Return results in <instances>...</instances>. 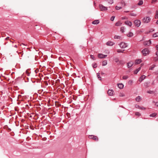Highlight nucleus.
I'll return each mask as SVG.
<instances>
[{
  "label": "nucleus",
  "mask_w": 158,
  "mask_h": 158,
  "mask_svg": "<svg viewBox=\"0 0 158 158\" xmlns=\"http://www.w3.org/2000/svg\"><path fill=\"white\" fill-rule=\"evenodd\" d=\"M150 20L151 19L149 17L146 16L143 18L142 21L144 23H148L150 21Z\"/></svg>",
  "instance_id": "obj_1"
},
{
  "label": "nucleus",
  "mask_w": 158,
  "mask_h": 158,
  "mask_svg": "<svg viewBox=\"0 0 158 158\" xmlns=\"http://www.w3.org/2000/svg\"><path fill=\"white\" fill-rule=\"evenodd\" d=\"M88 138L90 139H93L95 141H98V139L97 136L93 135H89Z\"/></svg>",
  "instance_id": "obj_2"
},
{
  "label": "nucleus",
  "mask_w": 158,
  "mask_h": 158,
  "mask_svg": "<svg viewBox=\"0 0 158 158\" xmlns=\"http://www.w3.org/2000/svg\"><path fill=\"white\" fill-rule=\"evenodd\" d=\"M142 52L144 56H145L149 54V51L147 48H145L142 51Z\"/></svg>",
  "instance_id": "obj_3"
},
{
  "label": "nucleus",
  "mask_w": 158,
  "mask_h": 158,
  "mask_svg": "<svg viewBox=\"0 0 158 158\" xmlns=\"http://www.w3.org/2000/svg\"><path fill=\"white\" fill-rule=\"evenodd\" d=\"M134 23L135 26L138 27L140 26L141 24V22L140 20H136L134 21Z\"/></svg>",
  "instance_id": "obj_4"
},
{
  "label": "nucleus",
  "mask_w": 158,
  "mask_h": 158,
  "mask_svg": "<svg viewBox=\"0 0 158 158\" xmlns=\"http://www.w3.org/2000/svg\"><path fill=\"white\" fill-rule=\"evenodd\" d=\"M99 8L101 11H105L107 10V8L106 7L103 6L102 4L99 5Z\"/></svg>",
  "instance_id": "obj_5"
},
{
  "label": "nucleus",
  "mask_w": 158,
  "mask_h": 158,
  "mask_svg": "<svg viewBox=\"0 0 158 158\" xmlns=\"http://www.w3.org/2000/svg\"><path fill=\"white\" fill-rule=\"evenodd\" d=\"M119 45L120 47L122 48H125L127 46V44L123 42H121L119 44Z\"/></svg>",
  "instance_id": "obj_6"
},
{
  "label": "nucleus",
  "mask_w": 158,
  "mask_h": 158,
  "mask_svg": "<svg viewBox=\"0 0 158 158\" xmlns=\"http://www.w3.org/2000/svg\"><path fill=\"white\" fill-rule=\"evenodd\" d=\"M98 56L99 58L102 59L106 57L107 56V55H103L101 53H99L98 55Z\"/></svg>",
  "instance_id": "obj_7"
},
{
  "label": "nucleus",
  "mask_w": 158,
  "mask_h": 158,
  "mask_svg": "<svg viewBox=\"0 0 158 158\" xmlns=\"http://www.w3.org/2000/svg\"><path fill=\"white\" fill-rule=\"evenodd\" d=\"M124 23L126 25H127L130 27H131L132 25V23L131 21L128 20L125 21Z\"/></svg>",
  "instance_id": "obj_8"
},
{
  "label": "nucleus",
  "mask_w": 158,
  "mask_h": 158,
  "mask_svg": "<svg viewBox=\"0 0 158 158\" xmlns=\"http://www.w3.org/2000/svg\"><path fill=\"white\" fill-rule=\"evenodd\" d=\"M134 63L132 61H130L129 62L127 63V67L128 68L131 67L133 65Z\"/></svg>",
  "instance_id": "obj_9"
},
{
  "label": "nucleus",
  "mask_w": 158,
  "mask_h": 158,
  "mask_svg": "<svg viewBox=\"0 0 158 158\" xmlns=\"http://www.w3.org/2000/svg\"><path fill=\"white\" fill-rule=\"evenodd\" d=\"M151 41L150 40H149L148 41H145L144 42V44L146 46H148L149 45L151 44Z\"/></svg>",
  "instance_id": "obj_10"
},
{
  "label": "nucleus",
  "mask_w": 158,
  "mask_h": 158,
  "mask_svg": "<svg viewBox=\"0 0 158 158\" xmlns=\"http://www.w3.org/2000/svg\"><path fill=\"white\" fill-rule=\"evenodd\" d=\"M114 44V43L112 42L109 41L106 43V44L108 46H112Z\"/></svg>",
  "instance_id": "obj_11"
},
{
  "label": "nucleus",
  "mask_w": 158,
  "mask_h": 158,
  "mask_svg": "<svg viewBox=\"0 0 158 158\" xmlns=\"http://www.w3.org/2000/svg\"><path fill=\"white\" fill-rule=\"evenodd\" d=\"M135 107L142 110H145L146 108L143 106H140L138 105H135Z\"/></svg>",
  "instance_id": "obj_12"
},
{
  "label": "nucleus",
  "mask_w": 158,
  "mask_h": 158,
  "mask_svg": "<svg viewBox=\"0 0 158 158\" xmlns=\"http://www.w3.org/2000/svg\"><path fill=\"white\" fill-rule=\"evenodd\" d=\"M113 91L112 90H108V94L110 96H112L113 95Z\"/></svg>",
  "instance_id": "obj_13"
},
{
  "label": "nucleus",
  "mask_w": 158,
  "mask_h": 158,
  "mask_svg": "<svg viewBox=\"0 0 158 158\" xmlns=\"http://www.w3.org/2000/svg\"><path fill=\"white\" fill-rule=\"evenodd\" d=\"M145 77V76L143 75L139 79V81L140 82H141L143 80Z\"/></svg>",
  "instance_id": "obj_14"
},
{
  "label": "nucleus",
  "mask_w": 158,
  "mask_h": 158,
  "mask_svg": "<svg viewBox=\"0 0 158 158\" xmlns=\"http://www.w3.org/2000/svg\"><path fill=\"white\" fill-rule=\"evenodd\" d=\"M31 56L29 54H27L26 55V57H25V58L26 60H29L31 58Z\"/></svg>",
  "instance_id": "obj_15"
},
{
  "label": "nucleus",
  "mask_w": 158,
  "mask_h": 158,
  "mask_svg": "<svg viewBox=\"0 0 158 158\" xmlns=\"http://www.w3.org/2000/svg\"><path fill=\"white\" fill-rule=\"evenodd\" d=\"M99 23V21L98 20H95L92 22V23L94 24H98Z\"/></svg>",
  "instance_id": "obj_16"
},
{
  "label": "nucleus",
  "mask_w": 158,
  "mask_h": 158,
  "mask_svg": "<svg viewBox=\"0 0 158 158\" xmlns=\"http://www.w3.org/2000/svg\"><path fill=\"white\" fill-rule=\"evenodd\" d=\"M118 86L119 88L122 89L123 88L124 85L122 83L119 84L118 85Z\"/></svg>",
  "instance_id": "obj_17"
},
{
  "label": "nucleus",
  "mask_w": 158,
  "mask_h": 158,
  "mask_svg": "<svg viewBox=\"0 0 158 158\" xmlns=\"http://www.w3.org/2000/svg\"><path fill=\"white\" fill-rule=\"evenodd\" d=\"M141 62V59H138L135 60V64H138Z\"/></svg>",
  "instance_id": "obj_18"
},
{
  "label": "nucleus",
  "mask_w": 158,
  "mask_h": 158,
  "mask_svg": "<svg viewBox=\"0 0 158 158\" xmlns=\"http://www.w3.org/2000/svg\"><path fill=\"white\" fill-rule=\"evenodd\" d=\"M122 24V23L121 22V21H118L116 23H115V25L117 26H120Z\"/></svg>",
  "instance_id": "obj_19"
},
{
  "label": "nucleus",
  "mask_w": 158,
  "mask_h": 158,
  "mask_svg": "<svg viewBox=\"0 0 158 158\" xmlns=\"http://www.w3.org/2000/svg\"><path fill=\"white\" fill-rule=\"evenodd\" d=\"M141 99V98L139 96H138L135 98V100L138 102H140Z\"/></svg>",
  "instance_id": "obj_20"
},
{
  "label": "nucleus",
  "mask_w": 158,
  "mask_h": 158,
  "mask_svg": "<svg viewBox=\"0 0 158 158\" xmlns=\"http://www.w3.org/2000/svg\"><path fill=\"white\" fill-rule=\"evenodd\" d=\"M106 2L108 4H111L113 3V0H106Z\"/></svg>",
  "instance_id": "obj_21"
},
{
  "label": "nucleus",
  "mask_w": 158,
  "mask_h": 158,
  "mask_svg": "<svg viewBox=\"0 0 158 158\" xmlns=\"http://www.w3.org/2000/svg\"><path fill=\"white\" fill-rule=\"evenodd\" d=\"M141 69V67H139L138 69H137L136 70H135L134 72V73L135 74H136Z\"/></svg>",
  "instance_id": "obj_22"
},
{
  "label": "nucleus",
  "mask_w": 158,
  "mask_h": 158,
  "mask_svg": "<svg viewBox=\"0 0 158 158\" xmlns=\"http://www.w3.org/2000/svg\"><path fill=\"white\" fill-rule=\"evenodd\" d=\"M107 64V61L106 60H105L102 62V65L103 66H105Z\"/></svg>",
  "instance_id": "obj_23"
},
{
  "label": "nucleus",
  "mask_w": 158,
  "mask_h": 158,
  "mask_svg": "<svg viewBox=\"0 0 158 158\" xmlns=\"http://www.w3.org/2000/svg\"><path fill=\"white\" fill-rule=\"evenodd\" d=\"M133 35V34L131 32H129L127 35L128 37H132Z\"/></svg>",
  "instance_id": "obj_24"
},
{
  "label": "nucleus",
  "mask_w": 158,
  "mask_h": 158,
  "mask_svg": "<svg viewBox=\"0 0 158 158\" xmlns=\"http://www.w3.org/2000/svg\"><path fill=\"white\" fill-rule=\"evenodd\" d=\"M157 115V114L156 113H152L150 115V116L152 117H155Z\"/></svg>",
  "instance_id": "obj_25"
},
{
  "label": "nucleus",
  "mask_w": 158,
  "mask_h": 158,
  "mask_svg": "<svg viewBox=\"0 0 158 158\" xmlns=\"http://www.w3.org/2000/svg\"><path fill=\"white\" fill-rule=\"evenodd\" d=\"M158 36V32L154 34L153 35V37H156Z\"/></svg>",
  "instance_id": "obj_26"
},
{
  "label": "nucleus",
  "mask_w": 158,
  "mask_h": 158,
  "mask_svg": "<svg viewBox=\"0 0 158 158\" xmlns=\"http://www.w3.org/2000/svg\"><path fill=\"white\" fill-rule=\"evenodd\" d=\"M118 64H120L123 65L124 64V62L123 60H119Z\"/></svg>",
  "instance_id": "obj_27"
},
{
  "label": "nucleus",
  "mask_w": 158,
  "mask_h": 158,
  "mask_svg": "<svg viewBox=\"0 0 158 158\" xmlns=\"http://www.w3.org/2000/svg\"><path fill=\"white\" fill-rule=\"evenodd\" d=\"M155 18L156 19H158V10L156 11Z\"/></svg>",
  "instance_id": "obj_28"
},
{
  "label": "nucleus",
  "mask_w": 158,
  "mask_h": 158,
  "mask_svg": "<svg viewBox=\"0 0 158 158\" xmlns=\"http://www.w3.org/2000/svg\"><path fill=\"white\" fill-rule=\"evenodd\" d=\"M124 29H125V27H122L120 28V31L122 32L123 33L124 31Z\"/></svg>",
  "instance_id": "obj_29"
},
{
  "label": "nucleus",
  "mask_w": 158,
  "mask_h": 158,
  "mask_svg": "<svg viewBox=\"0 0 158 158\" xmlns=\"http://www.w3.org/2000/svg\"><path fill=\"white\" fill-rule=\"evenodd\" d=\"M97 76L98 77V78L100 80H101V77H100V74L99 73H97Z\"/></svg>",
  "instance_id": "obj_30"
},
{
  "label": "nucleus",
  "mask_w": 158,
  "mask_h": 158,
  "mask_svg": "<svg viewBox=\"0 0 158 158\" xmlns=\"http://www.w3.org/2000/svg\"><path fill=\"white\" fill-rule=\"evenodd\" d=\"M121 37L120 36L115 35L114 36V38L115 39H120Z\"/></svg>",
  "instance_id": "obj_31"
},
{
  "label": "nucleus",
  "mask_w": 158,
  "mask_h": 158,
  "mask_svg": "<svg viewBox=\"0 0 158 158\" xmlns=\"http://www.w3.org/2000/svg\"><path fill=\"white\" fill-rule=\"evenodd\" d=\"M143 4V1L141 0L138 3V4L139 5H141Z\"/></svg>",
  "instance_id": "obj_32"
},
{
  "label": "nucleus",
  "mask_w": 158,
  "mask_h": 158,
  "mask_svg": "<svg viewBox=\"0 0 158 158\" xmlns=\"http://www.w3.org/2000/svg\"><path fill=\"white\" fill-rule=\"evenodd\" d=\"M123 51H124V50H122L120 49H118L117 50V52L118 53H120V52H123Z\"/></svg>",
  "instance_id": "obj_33"
},
{
  "label": "nucleus",
  "mask_w": 158,
  "mask_h": 158,
  "mask_svg": "<svg viewBox=\"0 0 158 158\" xmlns=\"http://www.w3.org/2000/svg\"><path fill=\"white\" fill-rule=\"evenodd\" d=\"M114 60L115 62H116V63L119 62V59L118 58H115L114 59Z\"/></svg>",
  "instance_id": "obj_34"
},
{
  "label": "nucleus",
  "mask_w": 158,
  "mask_h": 158,
  "mask_svg": "<svg viewBox=\"0 0 158 158\" xmlns=\"http://www.w3.org/2000/svg\"><path fill=\"white\" fill-rule=\"evenodd\" d=\"M135 114L136 115L139 116L141 115V114L139 112H136L135 113Z\"/></svg>",
  "instance_id": "obj_35"
},
{
  "label": "nucleus",
  "mask_w": 158,
  "mask_h": 158,
  "mask_svg": "<svg viewBox=\"0 0 158 158\" xmlns=\"http://www.w3.org/2000/svg\"><path fill=\"white\" fill-rule=\"evenodd\" d=\"M128 78V77L126 76H123V80H126Z\"/></svg>",
  "instance_id": "obj_36"
},
{
  "label": "nucleus",
  "mask_w": 158,
  "mask_h": 158,
  "mask_svg": "<svg viewBox=\"0 0 158 158\" xmlns=\"http://www.w3.org/2000/svg\"><path fill=\"white\" fill-rule=\"evenodd\" d=\"M122 8V7L121 6H116L115 7V9L116 10H119Z\"/></svg>",
  "instance_id": "obj_37"
},
{
  "label": "nucleus",
  "mask_w": 158,
  "mask_h": 158,
  "mask_svg": "<svg viewBox=\"0 0 158 158\" xmlns=\"http://www.w3.org/2000/svg\"><path fill=\"white\" fill-rule=\"evenodd\" d=\"M93 67L94 68H96L97 67V64L96 63H94L93 64Z\"/></svg>",
  "instance_id": "obj_38"
},
{
  "label": "nucleus",
  "mask_w": 158,
  "mask_h": 158,
  "mask_svg": "<svg viewBox=\"0 0 158 158\" xmlns=\"http://www.w3.org/2000/svg\"><path fill=\"white\" fill-rule=\"evenodd\" d=\"M122 4V6L123 7L124 6H125V3L124 1H122L121 2Z\"/></svg>",
  "instance_id": "obj_39"
},
{
  "label": "nucleus",
  "mask_w": 158,
  "mask_h": 158,
  "mask_svg": "<svg viewBox=\"0 0 158 158\" xmlns=\"http://www.w3.org/2000/svg\"><path fill=\"white\" fill-rule=\"evenodd\" d=\"M130 15L131 16H136V14L134 13H131L130 14Z\"/></svg>",
  "instance_id": "obj_40"
},
{
  "label": "nucleus",
  "mask_w": 158,
  "mask_h": 158,
  "mask_svg": "<svg viewBox=\"0 0 158 158\" xmlns=\"http://www.w3.org/2000/svg\"><path fill=\"white\" fill-rule=\"evenodd\" d=\"M119 96L120 97H124L125 96V94L123 93H120L119 94Z\"/></svg>",
  "instance_id": "obj_41"
},
{
  "label": "nucleus",
  "mask_w": 158,
  "mask_h": 158,
  "mask_svg": "<svg viewBox=\"0 0 158 158\" xmlns=\"http://www.w3.org/2000/svg\"><path fill=\"white\" fill-rule=\"evenodd\" d=\"M133 83V81L131 80H130L128 82V84L129 85H132Z\"/></svg>",
  "instance_id": "obj_42"
},
{
  "label": "nucleus",
  "mask_w": 158,
  "mask_h": 158,
  "mask_svg": "<svg viewBox=\"0 0 158 158\" xmlns=\"http://www.w3.org/2000/svg\"><path fill=\"white\" fill-rule=\"evenodd\" d=\"M155 67V65H152L149 68V69L150 70H153V69Z\"/></svg>",
  "instance_id": "obj_43"
},
{
  "label": "nucleus",
  "mask_w": 158,
  "mask_h": 158,
  "mask_svg": "<svg viewBox=\"0 0 158 158\" xmlns=\"http://www.w3.org/2000/svg\"><path fill=\"white\" fill-rule=\"evenodd\" d=\"M91 58L93 60H95L94 57L93 55H90V56Z\"/></svg>",
  "instance_id": "obj_44"
},
{
  "label": "nucleus",
  "mask_w": 158,
  "mask_h": 158,
  "mask_svg": "<svg viewBox=\"0 0 158 158\" xmlns=\"http://www.w3.org/2000/svg\"><path fill=\"white\" fill-rule=\"evenodd\" d=\"M114 18H115V17L114 16H112L110 18V20L112 21H113L114 20Z\"/></svg>",
  "instance_id": "obj_45"
},
{
  "label": "nucleus",
  "mask_w": 158,
  "mask_h": 158,
  "mask_svg": "<svg viewBox=\"0 0 158 158\" xmlns=\"http://www.w3.org/2000/svg\"><path fill=\"white\" fill-rule=\"evenodd\" d=\"M156 1V0H152V4L155 3Z\"/></svg>",
  "instance_id": "obj_46"
},
{
  "label": "nucleus",
  "mask_w": 158,
  "mask_h": 158,
  "mask_svg": "<svg viewBox=\"0 0 158 158\" xmlns=\"http://www.w3.org/2000/svg\"><path fill=\"white\" fill-rule=\"evenodd\" d=\"M153 91H148L147 92L150 94H152L153 93Z\"/></svg>",
  "instance_id": "obj_47"
},
{
  "label": "nucleus",
  "mask_w": 158,
  "mask_h": 158,
  "mask_svg": "<svg viewBox=\"0 0 158 158\" xmlns=\"http://www.w3.org/2000/svg\"><path fill=\"white\" fill-rule=\"evenodd\" d=\"M122 19H127V18L126 17H124L122 18Z\"/></svg>",
  "instance_id": "obj_48"
},
{
  "label": "nucleus",
  "mask_w": 158,
  "mask_h": 158,
  "mask_svg": "<svg viewBox=\"0 0 158 158\" xmlns=\"http://www.w3.org/2000/svg\"><path fill=\"white\" fill-rule=\"evenodd\" d=\"M153 102L155 103L154 101ZM155 105L157 106H158V102H155Z\"/></svg>",
  "instance_id": "obj_49"
},
{
  "label": "nucleus",
  "mask_w": 158,
  "mask_h": 158,
  "mask_svg": "<svg viewBox=\"0 0 158 158\" xmlns=\"http://www.w3.org/2000/svg\"><path fill=\"white\" fill-rule=\"evenodd\" d=\"M10 37H7L6 39H5V40H9V39Z\"/></svg>",
  "instance_id": "obj_50"
},
{
  "label": "nucleus",
  "mask_w": 158,
  "mask_h": 158,
  "mask_svg": "<svg viewBox=\"0 0 158 158\" xmlns=\"http://www.w3.org/2000/svg\"><path fill=\"white\" fill-rule=\"evenodd\" d=\"M156 49L158 50V45H157L156 46Z\"/></svg>",
  "instance_id": "obj_51"
},
{
  "label": "nucleus",
  "mask_w": 158,
  "mask_h": 158,
  "mask_svg": "<svg viewBox=\"0 0 158 158\" xmlns=\"http://www.w3.org/2000/svg\"><path fill=\"white\" fill-rule=\"evenodd\" d=\"M156 55L157 56L158 55V50H157V51L156 52Z\"/></svg>",
  "instance_id": "obj_52"
},
{
  "label": "nucleus",
  "mask_w": 158,
  "mask_h": 158,
  "mask_svg": "<svg viewBox=\"0 0 158 158\" xmlns=\"http://www.w3.org/2000/svg\"><path fill=\"white\" fill-rule=\"evenodd\" d=\"M156 23L157 24H158V20H157Z\"/></svg>",
  "instance_id": "obj_53"
},
{
  "label": "nucleus",
  "mask_w": 158,
  "mask_h": 158,
  "mask_svg": "<svg viewBox=\"0 0 158 158\" xmlns=\"http://www.w3.org/2000/svg\"><path fill=\"white\" fill-rule=\"evenodd\" d=\"M101 74H104V73H103L102 72H101Z\"/></svg>",
  "instance_id": "obj_54"
},
{
  "label": "nucleus",
  "mask_w": 158,
  "mask_h": 158,
  "mask_svg": "<svg viewBox=\"0 0 158 158\" xmlns=\"http://www.w3.org/2000/svg\"><path fill=\"white\" fill-rule=\"evenodd\" d=\"M15 48H17V46L16 45H15Z\"/></svg>",
  "instance_id": "obj_55"
},
{
  "label": "nucleus",
  "mask_w": 158,
  "mask_h": 158,
  "mask_svg": "<svg viewBox=\"0 0 158 158\" xmlns=\"http://www.w3.org/2000/svg\"><path fill=\"white\" fill-rule=\"evenodd\" d=\"M129 12V11H125V12Z\"/></svg>",
  "instance_id": "obj_56"
},
{
  "label": "nucleus",
  "mask_w": 158,
  "mask_h": 158,
  "mask_svg": "<svg viewBox=\"0 0 158 158\" xmlns=\"http://www.w3.org/2000/svg\"><path fill=\"white\" fill-rule=\"evenodd\" d=\"M10 42H12V43H13V42L11 41H10Z\"/></svg>",
  "instance_id": "obj_57"
},
{
  "label": "nucleus",
  "mask_w": 158,
  "mask_h": 158,
  "mask_svg": "<svg viewBox=\"0 0 158 158\" xmlns=\"http://www.w3.org/2000/svg\"><path fill=\"white\" fill-rule=\"evenodd\" d=\"M157 60H158V59H157Z\"/></svg>",
  "instance_id": "obj_58"
}]
</instances>
